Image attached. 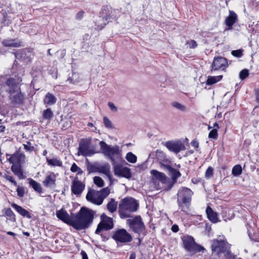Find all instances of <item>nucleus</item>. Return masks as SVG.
<instances>
[{
	"label": "nucleus",
	"mask_w": 259,
	"mask_h": 259,
	"mask_svg": "<svg viewBox=\"0 0 259 259\" xmlns=\"http://www.w3.org/2000/svg\"><path fill=\"white\" fill-rule=\"evenodd\" d=\"M98 172H102L110 178V166L108 163H104L101 165H98Z\"/></svg>",
	"instance_id": "b1692460"
},
{
	"label": "nucleus",
	"mask_w": 259,
	"mask_h": 259,
	"mask_svg": "<svg viewBox=\"0 0 259 259\" xmlns=\"http://www.w3.org/2000/svg\"><path fill=\"white\" fill-rule=\"evenodd\" d=\"M188 45L189 48H191V49H194L197 46L196 42L194 40H191L190 41H189L188 42Z\"/></svg>",
	"instance_id": "3c124183"
},
{
	"label": "nucleus",
	"mask_w": 259,
	"mask_h": 259,
	"mask_svg": "<svg viewBox=\"0 0 259 259\" xmlns=\"http://www.w3.org/2000/svg\"><path fill=\"white\" fill-rule=\"evenodd\" d=\"M29 184L30 186L34 189V191L38 193L42 192V188L39 183H37L35 181L32 179H29Z\"/></svg>",
	"instance_id": "7c9ffc66"
},
{
	"label": "nucleus",
	"mask_w": 259,
	"mask_h": 259,
	"mask_svg": "<svg viewBox=\"0 0 259 259\" xmlns=\"http://www.w3.org/2000/svg\"><path fill=\"white\" fill-rule=\"evenodd\" d=\"M101 222L98 225L96 230V234H99L102 230H109L113 228V223L112 219L104 214L101 216Z\"/></svg>",
	"instance_id": "9d476101"
},
{
	"label": "nucleus",
	"mask_w": 259,
	"mask_h": 259,
	"mask_svg": "<svg viewBox=\"0 0 259 259\" xmlns=\"http://www.w3.org/2000/svg\"><path fill=\"white\" fill-rule=\"evenodd\" d=\"M31 144L29 142H27V144H24V148L26 151H32L34 150V147L30 146Z\"/></svg>",
	"instance_id": "8fccbe9b"
},
{
	"label": "nucleus",
	"mask_w": 259,
	"mask_h": 259,
	"mask_svg": "<svg viewBox=\"0 0 259 259\" xmlns=\"http://www.w3.org/2000/svg\"><path fill=\"white\" fill-rule=\"evenodd\" d=\"M5 215L9 218L10 219H15V215L10 208H4L3 210Z\"/></svg>",
	"instance_id": "c9c22d12"
},
{
	"label": "nucleus",
	"mask_w": 259,
	"mask_h": 259,
	"mask_svg": "<svg viewBox=\"0 0 259 259\" xmlns=\"http://www.w3.org/2000/svg\"><path fill=\"white\" fill-rule=\"evenodd\" d=\"M105 25H106L105 23H104L103 24H97V28L99 29H102L104 27Z\"/></svg>",
	"instance_id": "052dcab7"
},
{
	"label": "nucleus",
	"mask_w": 259,
	"mask_h": 259,
	"mask_svg": "<svg viewBox=\"0 0 259 259\" xmlns=\"http://www.w3.org/2000/svg\"><path fill=\"white\" fill-rule=\"evenodd\" d=\"M80 253L82 256V259H88V255L84 250H82Z\"/></svg>",
	"instance_id": "4d7b16f0"
},
{
	"label": "nucleus",
	"mask_w": 259,
	"mask_h": 259,
	"mask_svg": "<svg viewBox=\"0 0 259 259\" xmlns=\"http://www.w3.org/2000/svg\"><path fill=\"white\" fill-rule=\"evenodd\" d=\"M231 54L235 57L240 58L242 57V56L243 55L242 50H237L232 51L231 52Z\"/></svg>",
	"instance_id": "09e8293b"
},
{
	"label": "nucleus",
	"mask_w": 259,
	"mask_h": 259,
	"mask_svg": "<svg viewBox=\"0 0 259 259\" xmlns=\"http://www.w3.org/2000/svg\"><path fill=\"white\" fill-rule=\"evenodd\" d=\"M42 116L45 119L50 120L53 116V113L50 108H48L44 111Z\"/></svg>",
	"instance_id": "4c0bfd02"
},
{
	"label": "nucleus",
	"mask_w": 259,
	"mask_h": 259,
	"mask_svg": "<svg viewBox=\"0 0 259 259\" xmlns=\"http://www.w3.org/2000/svg\"><path fill=\"white\" fill-rule=\"evenodd\" d=\"M108 106L110 108V109L113 111V112H116L117 111V108L116 107V106L112 103V102H109L108 103Z\"/></svg>",
	"instance_id": "603ef678"
},
{
	"label": "nucleus",
	"mask_w": 259,
	"mask_h": 259,
	"mask_svg": "<svg viewBox=\"0 0 259 259\" xmlns=\"http://www.w3.org/2000/svg\"><path fill=\"white\" fill-rule=\"evenodd\" d=\"M93 218L94 214L92 210L81 208L75 217L72 218L71 226L78 230L85 229L92 224Z\"/></svg>",
	"instance_id": "f03ea898"
},
{
	"label": "nucleus",
	"mask_w": 259,
	"mask_h": 259,
	"mask_svg": "<svg viewBox=\"0 0 259 259\" xmlns=\"http://www.w3.org/2000/svg\"><path fill=\"white\" fill-rule=\"evenodd\" d=\"M4 177L8 181L13 184L14 186H17V183L15 181L14 178L13 176H10L7 174H5Z\"/></svg>",
	"instance_id": "79ce46f5"
},
{
	"label": "nucleus",
	"mask_w": 259,
	"mask_h": 259,
	"mask_svg": "<svg viewBox=\"0 0 259 259\" xmlns=\"http://www.w3.org/2000/svg\"><path fill=\"white\" fill-rule=\"evenodd\" d=\"M46 160L48 164L52 166L61 167L63 164L62 161L56 157H53L52 158L46 157Z\"/></svg>",
	"instance_id": "c85d7f7f"
},
{
	"label": "nucleus",
	"mask_w": 259,
	"mask_h": 259,
	"mask_svg": "<svg viewBox=\"0 0 259 259\" xmlns=\"http://www.w3.org/2000/svg\"><path fill=\"white\" fill-rule=\"evenodd\" d=\"M156 156L158 158H159V157L163 158L165 156L164 153L160 150H157L156 151Z\"/></svg>",
	"instance_id": "864d4df0"
},
{
	"label": "nucleus",
	"mask_w": 259,
	"mask_h": 259,
	"mask_svg": "<svg viewBox=\"0 0 259 259\" xmlns=\"http://www.w3.org/2000/svg\"><path fill=\"white\" fill-rule=\"evenodd\" d=\"M238 17L237 14L233 11H229V15L225 20V23L227 26L226 30H229L232 28L233 25L237 21Z\"/></svg>",
	"instance_id": "f3484780"
},
{
	"label": "nucleus",
	"mask_w": 259,
	"mask_h": 259,
	"mask_svg": "<svg viewBox=\"0 0 259 259\" xmlns=\"http://www.w3.org/2000/svg\"><path fill=\"white\" fill-rule=\"evenodd\" d=\"M23 234L25 235V236H29L30 235V234L29 233L27 232H23Z\"/></svg>",
	"instance_id": "338daca9"
},
{
	"label": "nucleus",
	"mask_w": 259,
	"mask_h": 259,
	"mask_svg": "<svg viewBox=\"0 0 259 259\" xmlns=\"http://www.w3.org/2000/svg\"><path fill=\"white\" fill-rule=\"evenodd\" d=\"M78 153L83 156H91L95 153L90 149V143L88 141L82 140L80 142L78 148Z\"/></svg>",
	"instance_id": "2eb2a0df"
},
{
	"label": "nucleus",
	"mask_w": 259,
	"mask_h": 259,
	"mask_svg": "<svg viewBox=\"0 0 259 259\" xmlns=\"http://www.w3.org/2000/svg\"><path fill=\"white\" fill-rule=\"evenodd\" d=\"M70 170L72 172H77L78 175H81L83 173L82 169L79 168L75 163H73L70 168Z\"/></svg>",
	"instance_id": "58836bf2"
},
{
	"label": "nucleus",
	"mask_w": 259,
	"mask_h": 259,
	"mask_svg": "<svg viewBox=\"0 0 259 259\" xmlns=\"http://www.w3.org/2000/svg\"><path fill=\"white\" fill-rule=\"evenodd\" d=\"M242 167L240 165L237 164L235 165L232 170V175L234 176H239L242 173Z\"/></svg>",
	"instance_id": "e433bc0d"
},
{
	"label": "nucleus",
	"mask_w": 259,
	"mask_h": 259,
	"mask_svg": "<svg viewBox=\"0 0 259 259\" xmlns=\"http://www.w3.org/2000/svg\"><path fill=\"white\" fill-rule=\"evenodd\" d=\"M170 105L173 108L181 112H185L187 110V107L186 106L177 101H174L171 102Z\"/></svg>",
	"instance_id": "2f4dec72"
},
{
	"label": "nucleus",
	"mask_w": 259,
	"mask_h": 259,
	"mask_svg": "<svg viewBox=\"0 0 259 259\" xmlns=\"http://www.w3.org/2000/svg\"><path fill=\"white\" fill-rule=\"evenodd\" d=\"M125 158L129 162L135 163L137 162V157L132 152H130L126 154Z\"/></svg>",
	"instance_id": "f704fd0d"
},
{
	"label": "nucleus",
	"mask_w": 259,
	"mask_h": 259,
	"mask_svg": "<svg viewBox=\"0 0 259 259\" xmlns=\"http://www.w3.org/2000/svg\"><path fill=\"white\" fill-rule=\"evenodd\" d=\"M171 230L172 232L176 233L179 231V227L177 225H174L171 227Z\"/></svg>",
	"instance_id": "5fc2aeb1"
},
{
	"label": "nucleus",
	"mask_w": 259,
	"mask_h": 259,
	"mask_svg": "<svg viewBox=\"0 0 259 259\" xmlns=\"http://www.w3.org/2000/svg\"><path fill=\"white\" fill-rule=\"evenodd\" d=\"M83 15V12H80L76 14V18L78 19H80L82 18Z\"/></svg>",
	"instance_id": "13d9d810"
},
{
	"label": "nucleus",
	"mask_w": 259,
	"mask_h": 259,
	"mask_svg": "<svg viewBox=\"0 0 259 259\" xmlns=\"http://www.w3.org/2000/svg\"><path fill=\"white\" fill-rule=\"evenodd\" d=\"M24 156L23 154L17 153L11 156L8 159V160L11 163H12L13 164L18 163L21 164L22 158H24Z\"/></svg>",
	"instance_id": "bb28decb"
},
{
	"label": "nucleus",
	"mask_w": 259,
	"mask_h": 259,
	"mask_svg": "<svg viewBox=\"0 0 259 259\" xmlns=\"http://www.w3.org/2000/svg\"><path fill=\"white\" fill-rule=\"evenodd\" d=\"M2 44L6 47L18 48L22 46V42L18 39L8 38L2 41Z\"/></svg>",
	"instance_id": "aec40b11"
},
{
	"label": "nucleus",
	"mask_w": 259,
	"mask_h": 259,
	"mask_svg": "<svg viewBox=\"0 0 259 259\" xmlns=\"http://www.w3.org/2000/svg\"><path fill=\"white\" fill-rule=\"evenodd\" d=\"M15 56L18 60L23 61L25 63L30 62L33 58L32 52L28 49L18 51L15 53Z\"/></svg>",
	"instance_id": "4468645a"
},
{
	"label": "nucleus",
	"mask_w": 259,
	"mask_h": 259,
	"mask_svg": "<svg viewBox=\"0 0 259 259\" xmlns=\"http://www.w3.org/2000/svg\"><path fill=\"white\" fill-rule=\"evenodd\" d=\"M117 204L115 200L111 198L107 205L108 210L111 212H114L116 210Z\"/></svg>",
	"instance_id": "473e14b6"
},
{
	"label": "nucleus",
	"mask_w": 259,
	"mask_h": 259,
	"mask_svg": "<svg viewBox=\"0 0 259 259\" xmlns=\"http://www.w3.org/2000/svg\"><path fill=\"white\" fill-rule=\"evenodd\" d=\"M102 152L113 162H115V158H120L121 156V151L119 149V147L117 145L110 146L107 145L104 141H101L99 143Z\"/></svg>",
	"instance_id": "423d86ee"
},
{
	"label": "nucleus",
	"mask_w": 259,
	"mask_h": 259,
	"mask_svg": "<svg viewBox=\"0 0 259 259\" xmlns=\"http://www.w3.org/2000/svg\"><path fill=\"white\" fill-rule=\"evenodd\" d=\"M112 238L116 242L123 243L130 242L133 240L131 235L124 229H119L115 231Z\"/></svg>",
	"instance_id": "1a4fd4ad"
},
{
	"label": "nucleus",
	"mask_w": 259,
	"mask_h": 259,
	"mask_svg": "<svg viewBox=\"0 0 259 259\" xmlns=\"http://www.w3.org/2000/svg\"><path fill=\"white\" fill-rule=\"evenodd\" d=\"M7 234L10 235H12V236H16V234H15L14 233H13L12 232H11V231L8 232H7Z\"/></svg>",
	"instance_id": "69168bd1"
},
{
	"label": "nucleus",
	"mask_w": 259,
	"mask_h": 259,
	"mask_svg": "<svg viewBox=\"0 0 259 259\" xmlns=\"http://www.w3.org/2000/svg\"><path fill=\"white\" fill-rule=\"evenodd\" d=\"M17 195L19 197H23L25 194V189L22 186L17 185Z\"/></svg>",
	"instance_id": "a18cd8bd"
},
{
	"label": "nucleus",
	"mask_w": 259,
	"mask_h": 259,
	"mask_svg": "<svg viewBox=\"0 0 259 259\" xmlns=\"http://www.w3.org/2000/svg\"><path fill=\"white\" fill-rule=\"evenodd\" d=\"M47 153H48V152H47V151L46 150H44V151H43L42 155H43L44 156H46V155H47Z\"/></svg>",
	"instance_id": "774afa93"
},
{
	"label": "nucleus",
	"mask_w": 259,
	"mask_h": 259,
	"mask_svg": "<svg viewBox=\"0 0 259 259\" xmlns=\"http://www.w3.org/2000/svg\"><path fill=\"white\" fill-rule=\"evenodd\" d=\"M139 203L132 197H126L122 199L119 205V211L121 218L131 217V213L137 211Z\"/></svg>",
	"instance_id": "7ed1b4c3"
},
{
	"label": "nucleus",
	"mask_w": 259,
	"mask_h": 259,
	"mask_svg": "<svg viewBox=\"0 0 259 259\" xmlns=\"http://www.w3.org/2000/svg\"><path fill=\"white\" fill-rule=\"evenodd\" d=\"M94 182L99 187H102L104 185V182L102 179L97 176L94 178Z\"/></svg>",
	"instance_id": "ea45409f"
},
{
	"label": "nucleus",
	"mask_w": 259,
	"mask_h": 259,
	"mask_svg": "<svg viewBox=\"0 0 259 259\" xmlns=\"http://www.w3.org/2000/svg\"><path fill=\"white\" fill-rule=\"evenodd\" d=\"M164 145L170 152L176 154L185 149L184 144L180 141H169Z\"/></svg>",
	"instance_id": "f8f14e48"
},
{
	"label": "nucleus",
	"mask_w": 259,
	"mask_h": 259,
	"mask_svg": "<svg viewBox=\"0 0 259 259\" xmlns=\"http://www.w3.org/2000/svg\"><path fill=\"white\" fill-rule=\"evenodd\" d=\"M55 182L56 176L54 173L51 172L46 177L43 184L46 187H53L55 186Z\"/></svg>",
	"instance_id": "4be33fe9"
},
{
	"label": "nucleus",
	"mask_w": 259,
	"mask_h": 259,
	"mask_svg": "<svg viewBox=\"0 0 259 259\" xmlns=\"http://www.w3.org/2000/svg\"><path fill=\"white\" fill-rule=\"evenodd\" d=\"M126 224L130 229L136 233L140 234L145 229V225L140 215L127 219Z\"/></svg>",
	"instance_id": "0eeeda50"
},
{
	"label": "nucleus",
	"mask_w": 259,
	"mask_h": 259,
	"mask_svg": "<svg viewBox=\"0 0 259 259\" xmlns=\"http://www.w3.org/2000/svg\"><path fill=\"white\" fill-rule=\"evenodd\" d=\"M56 102V98L52 94L50 93L47 94L44 99L45 104L47 106H51L54 104Z\"/></svg>",
	"instance_id": "c756f323"
},
{
	"label": "nucleus",
	"mask_w": 259,
	"mask_h": 259,
	"mask_svg": "<svg viewBox=\"0 0 259 259\" xmlns=\"http://www.w3.org/2000/svg\"><path fill=\"white\" fill-rule=\"evenodd\" d=\"M185 248L188 250H193L195 247V242L192 237H189L184 240Z\"/></svg>",
	"instance_id": "cd10ccee"
},
{
	"label": "nucleus",
	"mask_w": 259,
	"mask_h": 259,
	"mask_svg": "<svg viewBox=\"0 0 259 259\" xmlns=\"http://www.w3.org/2000/svg\"><path fill=\"white\" fill-rule=\"evenodd\" d=\"M222 78L223 75L209 76L207 80V84L208 85L213 84L221 80Z\"/></svg>",
	"instance_id": "72a5a7b5"
},
{
	"label": "nucleus",
	"mask_w": 259,
	"mask_h": 259,
	"mask_svg": "<svg viewBox=\"0 0 259 259\" xmlns=\"http://www.w3.org/2000/svg\"><path fill=\"white\" fill-rule=\"evenodd\" d=\"M206 213L207 214L208 219L212 223H215L219 221V218L218 217L217 213L213 211V210L209 206H207L206 207Z\"/></svg>",
	"instance_id": "5701e85b"
},
{
	"label": "nucleus",
	"mask_w": 259,
	"mask_h": 259,
	"mask_svg": "<svg viewBox=\"0 0 259 259\" xmlns=\"http://www.w3.org/2000/svg\"><path fill=\"white\" fill-rule=\"evenodd\" d=\"M114 170L116 176L126 178H130L131 177L130 169L127 167H122L116 164L114 166Z\"/></svg>",
	"instance_id": "dca6fc26"
},
{
	"label": "nucleus",
	"mask_w": 259,
	"mask_h": 259,
	"mask_svg": "<svg viewBox=\"0 0 259 259\" xmlns=\"http://www.w3.org/2000/svg\"><path fill=\"white\" fill-rule=\"evenodd\" d=\"M213 127H214V128H216V129H217V130L218 129H219V124H218L217 122H215V123L213 124Z\"/></svg>",
	"instance_id": "e2e57ef3"
},
{
	"label": "nucleus",
	"mask_w": 259,
	"mask_h": 259,
	"mask_svg": "<svg viewBox=\"0 0 259 259\" xmlns=\"http://www.w3.org/2000/svg\"><path fill=\"white\" fill-rule=\"evenodd\" d=\"M103 122L106 127L108 128H113L112 123L108 117L106 116L103 117Z\"/></svg>",
	"instance_id": "37998d69"
},
{
	"label": "nucleus",
	"mask_w": 259,
	"mask_h": 259,
	"mask_svg": "<svg viewBox=\"0 0 259 259\" xmlns=\"http://www.w3.org/2000/svg\"><path fill=\"white\" fill-rule=\"evenodd\" d=\"M11 169L14 175L17 176L19 179L22 180L25 179L21 164H13L11 166Z\"/></svg>",
	"instance_id": "412c9836"
},
{
	"label": "nucleus",
	"mask_w": 259,
	"mask_h": 259,
	"mask_svg": "<svg viewBox=\"0 0 259 259\" xmlns=\"http://www.w3.org/2000/svg\"><path fill=\"white\" fill-rule=\"evenodd\" d=\"M228 66L227 59L223 57H215L211 66V71H224Z\"/></svg>",
	"instance_id": "9b49d317"
},
{
	"label": "nucleus",
	"mask_w": 259,
	"mask_h": 259,
	"mask_svg": "<svg viewBox=\"0 0 259 259\" xmlns=\"http://www.w3.org/2000/svg\"><path fill=\"white\" fill-rule=\"evenodd\" d=\"M255 97L256 102L259 104V89H257L255 91Z\"/></svg>",
	"instance_id": "bf43d9fd"
},
{
	"label": "nucleus",
	"mask_w": 259,
	"mask_h": 259,
	"mask_svg": "<svg viewBox=\"0 0 259 259\" xmlns=\"http://www.w3.org/2000/svg\"><path fill=\"white\" fill-rule=\"evenodd\" d=\"M2 87L9 94V99L14 105L22 104L24 100V95L21 92L18 82L16 79L9 77L2 84Z\"/></svg>",
	"instance_id": "f257e3e1"
},
{
	"label": "nucleus",
	"mask_w": 259,
	"mask_h": 259,
	"mask_svg": "<svg viewBox=\"0 0 259 259\" xmlns=\"http://www.w3.org/2000/svg\"><path fill=\"white\" fill-rule=\"evenodd\" d=\"M213 168L211 167H208L205 172V178L209 179L213 176Z\"/></svg>",
	"instance_id": "de8ad7c7"
},
{
	"label": "nucleus",
	"mask_w": 259,
	"mask_h": 259,
	"mask_svg": "<svg viewBox=\"0 0 259 259\" xmlns=\"http://www.w3.org/2000/svg\"><path fill=\"white\" fill-rule=\"evenodd\" d=\"M5 129V127L3 125H0V132L2 133L4 132Z\"/></svg>",
	"instance_id": "0e129e2a"
},
{
	"label": "nucleus",
	"mask_w": 259,
	"mask_h": 259,
	"mask_svg": "<svg viewBox=\"0 0 259 259\" xmlns=\"http://www.w3.org/2000/svg\"><path fill=\"white\" fill-rule=\"evenodd\" d=\"M11 206L21 215L24 217H27V218H30L31 216L29 211L24 208H22L21 206L12 203Z\"/></svg>",
	"instance_id": "a878e982"
},
{
	"label": "nucleus",
	"mask_w": 259,
	"mask_h": 259,
	"mask_svg": "<svg viewBox=\"0 0 259 259\" xmlns=\"http://www.w3.org/2000/svg\"><path fill=\"white\" fill-rule=\"evenodd\" d=\"M218 131L216 128H213L210 131L208 134V138L216 139L218 138Z\"/></svg>",
	"instance_id": "c03bdc74"
},
{
	"label": "nucleus",
	"mask_w": 259,
	"mask_h": 259,
	"mask_svg": "<svg viewBox=\"0 0 259 259\" xmlns=\"http://www.w3.org/2000/svg\"><path fill=\"white\" fill-rule=\"evenodd\" d=\"M162 166L164 169L167 170L169 171L172 179H177L181 176L180 171L171 167L169 165L163 164Z\"/></svg>",
	"instance_id": "393cba45"
},
{
	"label": "nucleus",
	"mask_w": 259,
	"mask_h": 259,
	"mask_svg": "<svg viewBox=\"0 0 259 259\" xmlns=\"http://www.w3.org/2000/svg\"><path fill=\"white\" fill-rule=\"evenodd\" d=\"M56 215L57 218L63 222L67 224L68 225H71L72 218H70L67 211L62 208L59 210L56 211Z\"/></svg>",
	"instance_id": "6ab92c4d"
},
{
	"label": "nucleus",
	"mask_w": 259,
	"mask_h": 259,
	"mask_svg": "<svg viewBox=\"0 0 259 259\" xmlns=\"http://www.w3.org/2000/svg\"><path fill=\"white\" fill-rule=\"evenodd\" d=\"M87 170L89 173L98 172V165H95L91 163H89L87 165Z\"/></svg>",
	"instance_id": "a19ab883"
},
{
	"label": "nucleus",
	"mask_w": 259,
	"mask_h": 259,
	"mask_svg": "<svg viewBox=\"0 0 259 259\" xmlns=\"http://www.w3.org/2000/svg\"><path fill=\"white\" fill-rule=\"evenodd\" d=\"M191 145L192 147L195 148H198L199 146V143L196 141H192L191 143Z\"/></svg>",
	"instance_id": "6e6d98bb"
},
{
	"label": "nucleus",
	"mask_w": 259,
	"mask_h": 259,
	"mask_svg": "<svg viewBox=\"0 0 259 259\" xmlns=\"http://www.w3.org/2000/svg\"><path fill=\"white\" fill-rule=\"evenodd\" d=\"M193 194L191 190L187 187H182L178 190L177 202L181 210L186 213L189 211Z\"/></svg>",
	"instance_id": "20e7f679"
},
{
	"label": "nucleus",
	"mask_w": 259,
	"mask_h": 259,
	"mask_svg": "<svg viewBox=\"0 0 259 259\" xmlns=\"http://www.w3.org/2000/svg\"><path fill=\"white\" fill-rule=\"evenodd\" d=\"M136 257V253L135 252H132L130 254L129 259H135Z\"/></svg>",
	"instance_id": "680f3d73"
},
{
	"label": "nucleus",
	"mask_w": 259,
	"mask_h": 259,
	"mask_svg": "<svg viewBox=\"0 0 259 259\" xmlns=\"http://www.w3.org/2000/svg\"><path fill=\"white\" fill-rule=\"evenodd\" d=\"M85 189V184L75 177L72 182L71 190L72 193L76 196H80Z\"/></svg>",
	"instance_id": "ddd939ff"
},
{
	"label": "nucleus",
	"mask_w": 259,
	"mask_h": 259,
	"mask_svg": "<svg viewBox=\"0 0 259 259\" xmlns=\"http://www.w3.org/2000/svg\"><path fill=\"white\" fill-rule=\"evenodd\" d=\"M230 245L225 240H214L211 246V250L213 254L219 255L221 253H225L230 254Z\"/></svg>",
	"instance_id": "6e6552de"
},
{
	"label": "nucleus",
	"mask_w": 259,
	"mask_h": 259,
	"mask_svg": "<svg viewBox=\"0 0 259 259\" xmlns=\"http://www.w3.org/2000/svg\"><path fill=\"white\" fill-rule=\"evenodd\" d=\"M249 75L248 70L246 69H244L241 71L239 73V77L241 80H243L247 77Z\"/></svg>",
	"instance_id": "49530a36"
},
{
	"label": "nucleus",
	"mask_w": 259,
	"mask_h": 259,
	"mask_svg": "<svg viewBox=\"0 0 259 259\" xmlns=\"http://www.w3.org/2000/svg\"><path fill=\"white\" fill-rule=\"evenodd\" d=\"M110 193V190L108 188H105L100 191H90L86 195V199L88 201L98 205H101L105 198Z\"/></svg>",
	"instance_id": "39448f33"
},
{
	"label": "nucleus",
	"mask_w": 259,
	"mask_h": 259,
	"mask_svg": "<svg viewBox=\"0 0 259 259\" xmlns=\"http://www.w3.org/2000/svg\"><path fill=\"white\" fill-rule=\"evenodd\" d=\"M150 173L152 175L151 180L153 183L158 181L164 184L166 182V177L163 173L154 169L151 170Z\"/></svg>",
	"instance_id": "a211bd4d"
}]
</instances>
